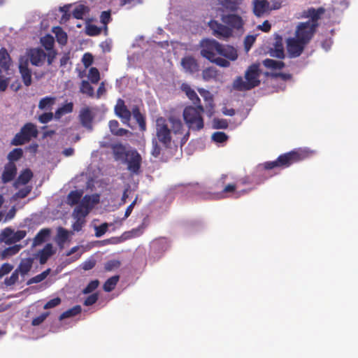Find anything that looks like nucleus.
<instances>
[{"label":"nucleus","mask_w":358,"mask_h":358,"mask_svg":"<svg viewBox=\"0 0 358 358\" xmlns=\"http://www.w3.org/2000/svg\"><path fill=\"white\" fill-rule=\"evenodd\" d=\"M121 262L117 259H111L106 262L104 264V269L106 271H111L120 266Z\"/></svg>","instance_id":"50"},{"label":"nucleus","mask_w":358,"mask_h":358,"mask_svg":"<svg viewBox=\"0 0 358 358\" xmlns=\"http://www.w3.org/2000/svg\"><path fill=\"white\" fill-rule=\"evenodd\" d=\"M50 234V229L48 228L41 229L33 240V245L36 246L44 243Z\"/></svg>","instance_id":"31"},{"label":"nucleus","mask_w":358,"mask_h":358,"mask_svg":"<svg viewBox=\"0 0 358 358\" xmlns=\"http://www.w3.org/2000/svg\"><path fill=\"white\" fill-rule=\"evenodd\" d=\"M54 254L55 250H53L52 245L51 243L46 244L45 247L38 253L40 264H45L48 259Z\"/></svg>","instance_id":"24"},{"label":"nucleus","mask_w":358,"mask_h":358,"mask_svg":"<svg viewBox=\"0 0 358 358\" xmlns=\"http://www.w3.org/2000/svg\"><path fill=\"white\" fill-rule=\"evenodd\" d=\"M41 42L47 51L54 50L55 41L52 36L46 35L41 39Z\"/></svg>","instance_id":"45"},{"label":"nucleus","mask_w":358,"mask_h":358,"mask_svg":"<svg viewBox=\"0 0 358 358\" xmlns=\"http://www.w3.org/2000/svg\"><path fill=\"white\" fill-rule=\"evenodd\" d=\"M171 130L169 129L166 120L162 117H158L156 121V136L157 140L166 148L171 145Z\"/></svg>","instance_id":"7"},{"label":"nucleus","mask_w":358,"mask_h":358,"mask_svg":"<svg viewBox=\"0 0 358 358\" xmlns=\"http://www.w3.org/2000/svg\"><path fill=\"white\" fill-rule=\"evenodd\" d=\"M32 177L33 173L29 169H26L20 174L14 183V186L17 187L18 185H26L31 180Z\"/></svg>","instance_id":"29"},{"label":"nucleus","mask_w":358,"mask_h":358,"mask_svg":"<svg viewBox=\"0 0 358 358\" xmlns=\"http://www.w3.org/2000/svg\"><path fill=\"white\" fill-rule=\"evenodd\" d=\"M108 227V225L106 222L101 224V225H99L98 227H95V236L96 237L102 236L107 231Z\"/></svg>","instance_id":"59"},{"label":"nucleus","mask_w":358,"mask_h":358,"mask_svg":"<svg viewBox=\"0 0 358 358\" xmlns=\"http://www.w3.org/2000/svg\"><path fill=\"white\" fill-rule=\"evenodd\" d=\"M181 65L185 71L193 74L199 71V64L197 60L192 56H187L181 59Z\"/></svg>","instance_id":"18"},{"label":"nucleus","mask_w":358,"mask_h":358,"mask_svg":"<svg viewBox=\"0 0 358 358\" xmlns=\"http://www.w3.org/2000/svg\"><path fill=\"white\" fill-rule=\"evenodd\" d=\"M316 25H311L309 22H299L295 30V36L299 41L308 45L313 38L317 29Z\"/></svg>","instance_id":"8"},{"label":"nucleus","mask_w":358,"mask_h":358,"mask_svg":"<svg viewBox=\"0 0 358 358\" xmlns=\"http://www.w3.org/2000/svg\"><path fill=\"white\" fill-rule=\"evenodd\" d=\"M99 202V196H90L85 195L81 200L80 204L85 208L87 209L89 211L93 207L94 204L97 203Z\"/></svg>","instance_id":"35"},{"label":"nucleus","mask_w":358,"mask_h":358,"mask_svg":"<svg viewBox=\"0 0 358 358\" xmlns=\"http://www.w3.org/2000/svg\"><path fill=\"white\" fill-rule=\"evenodd\" d=\"M217 76V71L214 67H208L203 70L202 78L205 81L215 79Z\"/></svg>","instance_id":"41"},{"label":"nucleus","mask_w":358,"mask_h":358,"mask_svg":"<svg viewBox=\"0 0 358 358\" xmlns=\"http://www.w3.org/2000/svg\"><path fill=\"white\" fill-rule=\"evenodd\" d=\"M125 161L127 164V169L130 173L136 175L140 173L142 157L136 149L128 150Z\"/></svg>","instance_id":"9"},{"label":"nucleus","mask_w":358,"mask_h":358,"mask_svg":"<svg viewBox=\"0 0 358 358\" xmlns=\"http://www.w3.org/2000/svg\"><path fill=\"white\" fill-rule=\"evenodd\" d=\"M80 91L83 94H85L90 97L94 95L93 87L87 80H83L80 85Z\"/></svg>","instance_id":"42"},{"label":"nucleus","mask_w":358,"mask_h":358,"mask_svg":"<svg viewBox=\"0 0 358 358\" xmlns=\"http://www.w3.org/2000/svg\"><path fill=\"white\" fill-rule=\"evenodd\" d=\"M98 297L99 296L96 293H94L88 296L84 301V305L86 306H90L94 304L97 301Z\"/></svg>","instance_id":"64"},{"label":"nucleus","mask_w":358,"mask_h":358,"mask_svg":"<svg viewBox=\"0 0 358 358\" xmlns=\"http://www.w3.org/2000/svg\"><path fill=\"white\" fill-rule=\"evenodd\" d=\"M119 279V275H114L109 278L103 284V290L107 292L113 291L117 284Z\"/></svg>","instance_id":"40"},{"label":"nucleus","mask_w":358,"mask_h":358,"mask_svg":"<svg viewBox=\"0 0 358 358\" xmlns=\"http://www.w3.org/2000/svg\"><path fill=\"white\" fill-rule=\"evenodd\" d=\"M228 138L227 135L222 131H217L213 134L212 135V139L215 142L217 143H224L225 142Z\"/></svg>","instance_id":"53"},{"label":"nucleus","mask_w":358,"mask_h":358,"mask_svg":"<svg viewBox=\"0 0 358 358\" xmlns=\"http://www.w3.org/2000/svg\"><path fill=\"white\" fill-rule=\"evenodd\" d=\"M100 33L101 29L96 25L90 24L86 27V34L88 36H97Z\"/></svg>","instance_id":"56"},{"label":"nucleus","mask_w":358,"mask_h":358,"mask_svg":"<svg viewBox=\"0 0 358 358\" xmlns=\"http://www.w3.org/2000/svg\"><path fill=\"white\" fill-rule=\"evenodd\" d=\"M13 268V266L9 263H4L0 268V278L9 273Z\"/></svg>","instance_id":"61"},{"label":"nucleus","mask_w":358,"mask_h":358,"mask_svg":"<svg viewBox=\"0 0 358 358\" xmlns=\"http://www.w3.org/2000/svg\"><path fill=\"white\" fill-rule=\"evenodd\" d=\"M210 29L213 31V35L220 39L227 40L233 35L231 28L228 27L225 24L218 22L212 20L208 22Z\"/></svg>","instance_id":"10"},{"label":"nucleus","mask_w":358,"mask_h":358,"mask_svg":"<svg viewBox=\"0 0 358 358\" xmlns=\"http://www.w3.org/2000/svg\"><path fill=\"white\" fill-rule=\"evenodd\" d=\"M200 47L203 57L221 67H229V60L234 61L238 57L237 51L233 46L222 45L215 39L201 40Z\"/></svg>","instance_id":"1"},{"label":"nucleus","mask_w":358,"mask_h":358,"mask_svg":"<svg viewBox=\"0 0 358 358\" xmlns=\"http://www.w3.org/2000/svg\"><path fill=\"white\" fill-rule=\"evenodd\" d=\"M11 64V58L5 48L0 49V67L5 71L8 70Z\"/></svg>","instance_id":"30"},{"label":"nucleus","mask_w":358,"mask_h":358,"mask_svg":"<svg viewBox=\"0 0 358 358\" xmlns=\"http://www.w3.org/2000/svg\"><path fill=\"white\" fill-rule=\"evenodd\" d=\"M83 196L82 190H74L70 192L67 196V203L70 206L78 204Z\"/></svg>","instance_id":"37"},{"label":"nucleus","mask_w":358,"mask_h":358,"mask_svg":"<svg viewBox=\"0 0 358 358\" xmlns=\"http://www.w3.org/2000/svg\"><path fill=\"white\" fill-rule=\"evenodd\" d=\"M19 71L22 76V81L27 87L31 84V71L29 69L28 59L20 57L19 60Z\"/></svg>","instance_id":"15"},{"label":"nucleus","mask_w":358,"mask_h":358,"mask_svg":"<svg viewBox=\"0 0 358 358\" xmlns=\"http://www.w3.org/2000/svg\"><path fill=\"white\" fill-rule=\"evenodd\" d=\"M23 155V151L21 148H15L10 151L8 155V159L10 162L20 159Z\"/></svg>","instance_id":"49"},{"label":"nucleus","mask_w":358,"mask_h":358,"mask_svg":"<svg viewBox=\"0 0 358 358\" xmlns=\"http://www.w3.org/2000/svg\"><path fill=\"white\" fill-rule=\"evenodd\" d=\"M61 299L59 297H55L48 301L44 306V309H50L59 306L61 303Z\"/></svg>","instance_id":"60"},{"label":"nucleus","mask_w":358,"mask_h":358,"mask_svg":"<svg viewBox=\"0 0 358 358\" xmlns=\"http://www.w3.org/2000/svg\"><path fill=\"white\" fill-rule=\"evenodd\" d=\"M111 14L110 10L107 11H103L100 16V20L101 22L105 25L106 27L107 24L111 21Z\"/></svg>","instance_id":"58"},{"label":"nucleus","mask_w":358,"mask_h":358,"mask_svg":"<svg viewBox=\"0 0 358 358\" xmlns=\"http://www.w3.org/2000/svg\"><path fill=\"white\" fill-rule=\"evenodd\" d=\"M131 115L138 124L141 131H144L146 130V122L144 115L141 113L138 106H134L131 110Z\"/></svg>","instance_id":"25"},{"label":"nucleus","mask_w":358,"mask_h":358,"mask_svg":"<svg viewBox=\"0 0 358 358\" xmlns=\"http://www.w3.org/2000/svg\"><path fill=\"white\" fill-rule=\"evenodd\" d=\"M255 40H256V37L252 35H248L245 38L244 45H245V48L247 51H248L251 48V47L252 46Z\"/></svg>","instance_id":"63"},{"label":"nucleus","mask_w":358,"mask_h":358,"mask_svg":"<svg viewBox=\"0 0 358 358\" xmlns=\"http://www.w3.org/2000/svg\"><path fill=\"white\" fill-rule=\"evenodd\" d=\"M222 22L225 24L228 27L231 28V30H239L243 28V20L242 17L236 14H227L222 15Z\"/></svg>","instance_id":"14"},{"label":"nucleus","mask_w":358,"mask_h":358,"mask_svg":"<svg viewBox=\"0 0 358 358\" xmlns=\"http://www.w3.org/2000/svg\"><path fill=\"white\" fill-rule=\"evenodd\" d=\"M182 90L185 93L188 99L192 102V106L201 105V99L196 94V92L187 84H182Z\"/></svg>","instance_id":"23"},{"label":"nucleus","mask_w":358,"mask_h":358,"mask_svg":"<svg viewBox=\"0 0 358 358\" xmlns=\"http://www.w3.org/2000/svg\"><path fill=\"white\" fill-rule=\"evenodd\" d=\"M270 56L278 59L285 58V50L283 46V39L280 35H276L273 47L269 49Z\"/></svg>","instance_id":"16"},{"label":"nucleus","mask_w":358,"mask_h":358,"mask_svg":"<svg viewBox=\"0 0 358 358\" xmlns=\"http://www.w3.org/2000/svg\"><path fill=\"white\" fill-rule=\"evenodd\" d=\"M31 190V189L29 187L20 189L15 194L13 197L15 199H24L30 193Z\"/></svg>","instance_id":"57"},{"label":"nucleus","mask_w":358,"mask_h":358,"mask_svg":"<svg viewBox=\"0 0 358 358\" xmlns=\"http://www.w3.org/2000/svg\"><path fill=\"white\" fill-rule=\"evenodd\" d=\"M198 92L200 94V95L204 99V100L207 102L206 108L211 115L213 113L211 110L214 108L213 96L212 94L208 90H206L203 88L198 89Z\"/></svg>","instance_id":"28"},{"label":"nucleus","mask_w":358,"mask_h":358,"mask_svg":"<svg viewBox=\"0 0 358 358\" xmlns=\"http://www.w3.org/2000/svg\"><path fill=\"white\" fill-rule=\"evenodd\" d=\"M152 148L151 154L153 157L157 158L160 155L161 150H162L161 147L158 144V142H157V139H155V138L152 139Z\"/></svg>","instance_id":"55"},{"label":"nucleus","mask_w":358,"mask_h":358,"mask_svg":"<svg viewBox=\"0 0 358 358\" xmlns=\"http://www.w3.org/2000/svg\"><path fill=\"white\" fill-rule=\"evenodd\" d=\"M169 122L171 124V133L174 134H181L182 133L183 125L182 121L176 117L171 116L169 117Z\"/></svg>","instance_id":"33"},{"label":"nucleus","mask_w":358,"mask_h":358,"mask_svg":"<svg viewBox=\"0 0 358 358\" xmlns=\"http://www.w3.org/2000/svg\"><path fill=\"white\" fill-rule=\"evenodd\" d=\"M263 65L269 69L280 70L285 66V63L282 61H276L272 59H266L263 61Z\"/></svg>","instance_id":"36"},{"label":"nucleus","mask_w":358,"mask_h":358,"mask_svg":"<svg viewBox=\"0 0 358 358\" xmlns=\"http://www.w3.org/2000/svg\"><path fill=\"white\" fill-rule=\"evenodd\" d=\"M111 149L114 159L116 161L122 160L127 158L128 150H126L125 146L122 143H115L112 145Z\"/></svg>","instance_id":"22"},{"label":"nucleus","mask_w":358,"mask_h":358,"mask_svg":"<svg viewBox=\"0 0 358 358\" xmlns=\"http://www.w3.org/2000/svg\"><path fill=\"white\" fill-rule=\"evenodd\" d=\"M38 135V131L36 126L31 123L27 122L20 129L11 141L13 145H21L29 142L31 138H36Z\"/></svg>","instance_id":"6"},{"label":"nucleus","mask_w":358,"mask_h":358,"mask_svg":"<svg viewBox=\"0 0 358 358\" xmlns=\"http://www.w3.org/2000/svg\"><path fill=\"white\" fill-rule=\"evenodd\" d=\"M22 57L27 58L28 63L30 62L34 66H41L46 59V53L41 48H30Z\"/></svg>","instance_id":"13"},{"label":"nucleus","mask_w":358,"mask_h":358,"mask_svg":"<svg viewBox=\"0 0 358 358\" xmlns=\"http://www.w3.org/2000/svg\"><path fill=\"white\" fill-rule=\"evenodd\" d=\"M73 104L72 102L67 103L59 108L55 113V117L57 119H59L62 115L70 113L73 111Z\"/></svg>","instance_id":"39"},{"label":"nucleus","mask_w":358,"mask_h":358,"mask_svg":"<svg viewBox=\"0 0 358 358\" xmlns=\"http://www.w3.org/2000/svg\"><path fill=\"white\" fill-rule=\"evenodd\" d=\"M243 0H222L221 5L227 11L236 12Z\"/></svg>","instance_id":"34"},{"label":"nucleus","mask_w":358,"mask_h":358,"mask_svg":"<svg viewBox=\"0 0 358 358\" xmlns=\"http://www.w3.org/2000/svg\"><path fill=\"white\" fill-rule=\"evenodd\" d=\"M33 264V259L31 258H26L22 259L18 267L16 268L17 271L22 275H27L31 269Z\"/></svg>","instance_id":"32"},{"label":"nucleus","mask_w":358,"mask_h":358,"mask_svg":"<svg viewBox=\"0 0 358 358\" xmlns=\"http://www.w3.org/2000/svg\"><path fill=\"white\" fill-rule=\"evenodd\" d=\"M204 111L205 109L202 105L187 106L184 108L182 117L189 130L199 131L203 129V114Z\"/></svg>","instance_id":"3"},{"label":"nucleus","mask_w":358,"mask_h":358,"mask_svg":"<svg viewBox=\"0 0 358 358\" xmlns=\"http://www.w3.org/2000/svg\"><path fill=\"white\" fill-rule=\"evenodd\" d=\"M3 235L5 236H10V241L11 243H16L23 239L26 236L27 232L24 230H18L16 232H13L10 229L6 228L3 231Z\"/></svg>","instance_id":"26"},{"label":"nucleus","mask_w":358,"mask_h":358,"mask_svg":"<svg viewBox=\"0 0 358 358\" xmlns=\"http://www.w3.org/2000/svg\"><path fill=\"white\" fill-rule=\"evenodd\" d=\"M108 126L110 132L117 136H127L129 132V130L119 127V122L116 120H110Z\"/></svg>","instance_id":"27"},{"label":"nucleus","mask_w":358,"mask_h":358,"mask_svg":"<svg viewBox=\"0 0 358 358\" xmlns=\"http://www.w3.org/2000/svg\"><path fill=\"white\" fill-rule=\"evenodd\" d=\"M306 45V43L299 41L296 37L289 38L287 40V50L289 57L291 58L299 57Z\"/></svg>","instance_id":"12"},{"label":"nucleus","mask_w":358,"mask_h":358,"mask_svg":"<svg viewBox=\"0 0 358 358\" xmlns=\"http://www.w3.org/2000/svg\"><path fill=\"white\" fill-rule=\"evenodd\" d=\"M88 10V8L84 5L77 6L73 10L72 15L73 17L78 20L83 19L85 12Z\"/></svg>","instance_id":"44"},{"label":"nucleus","mask_w":358,"mask_h":358,"mask_svg":"<svg viewBox=\"0 0 358 358\" xmlns=\"http://www.w3.org/2000/svg\"><path fill=\"white\" fill-rule=\"evenodd\" d=\"M99 281L98 280H94L90 281L86 287L83 289V292L84 294H90L94 291L99 286Z\"/></svg>","instance_id":"54"},{"label":"nucleus","mask_w":358,"mask_h":358,"mask_svg":"<svg viewBox=\"0 0 358 358\" xmlns=\"http://www.w3.org/2000/svg\"><path fill=\"white\" fill-rule=\"evenodd\" d=\"M270 2L268 0H253L252 11L255 16L260 17L269 13Z\"/></svg>","instance_id":"17"},{"label":"nucleus","mask_w":358,"mask_h":358,"mask_svg":"<svg viewBox=\"0 0 358 358\" xmlns=\"http://www.w3.org/2000/svg\"><path fill=\"white\" fill-rule=\"evenodd\" d=\"M148 226V217H145L141 224H140L137 228L133 229L131 231V233L134 234V236H139L143 234L145 229Z\"/></svg>","instance_id":"47"},{"label":"nucleus","mask_w":358,"mask_h":358,"mask_svg":"<svg viewBox=\"0 0 358 358\" xmlns=\"http://www.w3.org/2000/svg\"><path fill=\"white\" fill-rule=\"evenodd\" d=\"M49 315V313H43L39 316L35 317L33 319L31 324L33 326H38L41 324L43 321L47 318V317Z\"/></svg>","instance_id":"62"},{"label":"nucleus","mask_w":358,"mask_h":358,"mask_svg":"<svg viewBox=\"0 0 358 358\" xmlns=\"http://www.w3.org/2000/svg\"><path fill=\"white\" fill-rule=\"evenodd\" d=\"M314 153V151L308 148H299L280 155L275 161L266 162L262 166L265 170H271L274 168L285 169L293 164L298 163L312 157Z\"/></svg>","instance_id":"2"},{"label":"nucleus","mask_w":358,"mask_h":358,"mask_svg":"<svg viewBox=\"0 0 358 358\" xmlns=\"http://www.w3.org/2000/svg\"><path fill=\"white\" fill-rule=\"evenodd\" d=\"M54 103V98L45 96L41 99L38 103V108L41 110L45 109Z\"/></svg>","instance_id":"52"},{"label":"nucleus","mask_w":358,"mask_h":358,"mask_svg":"<svg viewBox=\"0 0 358 358\" xmlns=\"http://www.w3.org/2000/svg\"><path fill=\"white\" fill-rule=\"evenodd\" d=\"M19 278V273L15 269L8 278H6L4 280V284L6 286H12L15 285Z\"/></svg>","instance_id":"51"},{"label":"nucleus","mask_w":358,"mask_h":358,"mask_svg":"<svg viewBox=\"0 0 358 358\" xmlns=\"http://www.w3.org/2000/svg\"><path fill=\"white\" fill-rule=\"evenodd\" d=\"M325 10L324 8L320 7L317 9L314 8H308L306 11V17H309L310 19L306 22H309L311 25H316L315 28H317L319 26L318 20L320 19L321 15L324 14Z\"/></svg>","instance_id":"20"},{"label":"nucleus","mask_w":358,"mask_h":358,"mask_svg":"<svg viewBox=\"0 0 358 358\" xmlns=\"http://www.w3.org/2000/svg\"><path fill=\"white\" fill-rule=\"evenodd\" d=\"M114 112L115 115L121 120V122L124 124L130 127L131 111L127 108L123 99H117L116 105L114 107Z\"/></svg>","instance_id":"11"},{"label":"nucleus","mask_w":358,"mask_h":358,"mask_svg":"<svg viewBox=\"0 0 358 358\" xmlns=\"http://www.w3.org/2000/svg\"><path fill=\"white\" fill-rule=\"evenodd\" d=\"M50 269L48 268L45 271H43L41 273L30 278L27 282V285L41 282L47 278V276L50 273Z\"/></svg>","instance_id":"43"},{"label":"nucleus","mask_w":358,"mask_h":358,"mask_svg":"<svg viewBox=\"0 0 358 358\" xmlns=\"http://www.w3.org/2000/svg\"><path fill=\"white\" fill-rule=\"evenodd\" d=\"M88 78L92 83L96 84L100 80V73L95 67H92L89 71Z\"/></svg>","instance_id":"48"},{"label":"nucleus","mask_w":358,"mask_h":358,"mask_svg":"<svg viewBox=\"0 0 358 358\" xmlns=\"http://www.w3.org/2000/svg\"><path fill=\"white\" fill-rule=\"evenodd\" d=\"M57 31H55V36L57 38V42L64 45L67 43V34L65 31H64L62 28L56 27Z\"/></svg>","instance_id":"46"},{"label":"nucleus","mask_w":358,"mask_h":358,"mask_svg":"<svg viewBox=\"0 0 358 358\" xmlns=\"http://www.w3.org/2000/svg\"><path fill=\"white\" fill-rule=\"evenodd\" d=\"M227 178V175H222V176L215 183V189H222L221 191L215 192L212 194V198L216 200L227 199L231 196V194H236V198H238L241 195L247 194L248 190L243 189L238 192H236L237 185L235 183H230L225 185V181Z\"/></svg>","instance_id":"5"},{"label":"nucleus","mask_w":358,"mask_h":358,"mask_svg":"<svg viewBox=\"0 0 358 358\" xmlns=\"http://www.w3.org/2000/svg\"><path fill=\"white\" fill-rule=\"evenodd\" d=\"M94 119V115L89 107H86L83 108L79 114V120L80 124L83 127L86 128L87 129L92 131V122Z\"/></svg>","instance_id":"19"},{"label":"nucleus","mask_w":358,"mask_h":358,"mask_svg":"<svg viewBox=\"0 0 358 358\" xmlns=\"http://www.w3.org/2000/svg\"><path fill=\"white\" fill-rule=\"evenodd\" d=\"M259 69L257 64H252L245 73V81L241 76L237 77L233 83V87L238 91L250 90L260 84Z\"/></svg>","instance_id":"4"},{"label":"nucleus","mask_w":358,"mask_h":358,"mask_svg":"<svg viewBox=\"0 0 358 358\" xmlns=\"http://www.w3.org/2000/svg\"><path fill=\"white\" fill-rule=\"evenodd\" d=\"M82 308L80 306L77 305L73 306V308L64 311L62 313L59 317V320H63L66 318H69L71 317H74L81 313Z\"/></svg>","instance_id":"38"},{"label":"nucleus","mask_w":358,"mask_h":358,"mask_svg":"<svg viewBox=\"0 0 358 358\" xmlns=\"http://www.w3.org/2000/svg\"><path fill=\"white\" fill-rule=\"evenodd\" d=\"M17 173V168L16 166L10 162L8 164L4 169V171L2 173V182L3 183H7L14 179Z\"/></svg>","instance_id":"21"}]
</instances>
